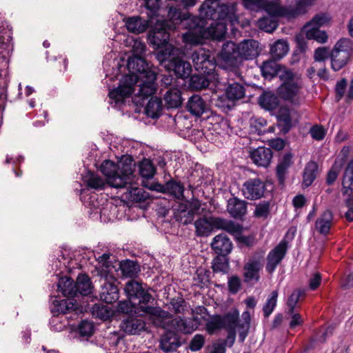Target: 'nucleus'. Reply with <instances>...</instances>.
<instances>
[{
    "label": "nucleus",
    "mask_w": 353,
    "mask_h": 353,
    "mask_svg": "<svg viewBox=\"0 0 353 353\" xmlns=\"http://www.w3.org/2000/svg\"><path fill=\"white\" fill-rule=\"evenodd\" d=\"M243 227L240 225V231L238 233L234 234L232 236L236 241L247 247H252L256 243V238L254 235L245 236L242 234Z\"/></svg>",
    "instance_id": "58"
},
{
    "label": "nucleus",
    "mask_w": 353,
    "mask_h": 353,
    "mask_svg": "<svg viewBox=\"0 0 353 353\" xmlns=\"http://www.w3.org/2000/svg\"><path fill=\"white\" fill-rule=\"evenodd\" d=\"M245 88L239 83H229L225 90V94L217 97L215 105L225 108L230 106V102H234L244 97Z\"/></svg>",
    "instance_id": "9"
},
{
    "label": "nucleus",
    "mask_w": 353,
    "mask_h": 353,
    "mask_svg": "<svg viewBox=\"0 0 353 353\" xmlns=\"http://www.w3.org/2000/svg\"><path fill=\"white\" fill-rule=\"evenodd\" d=\"M170 326L174 330L184 334H190L195 330L191 321L181 317L171 319Z\"/></svg>",
    "instance_id": "38"
},
{
    "label": "nucleus",
    "mask_w": 353,
    "mask_h": 353,
    "mask_svg": "<svg viewBox=\"0 0 353 353\" xmlns=\"http://www.w3.org/2000/svg\"><path fill=\"white\" fill-rule=\"evenodd\" d=\"M279 78L283 82L279 88V94L285 101L293 105H299L301 102L300 92L303 87L299 75L291 70L285 68L280 72Z\"/></svg>",
    "instance_id": "4"
},
{
    "label": "nucleus",
    "mask_w": 353,
    "mask_h": 353,
    "mask_svg": "<svg viewBox=\"0 0 353 353\" xmlns=\"http://www.w3.org/2000/svg\"><path fill=\"white\" fill-rule=\"evenodd\" d=\"M262 265L259 260L250 259L243 267L244 281L246 283H257L260 279L259 272Z\"/></svg>",
    "instance_id": "22"
},
{
    "label": "nucleus",
    "mask_w": 353,
    "mask_h": 353,
    "mask_svg": "<svg viewBox=\"0 0 353 353\" xmlns=\"http://www.w3.org/2000/svg\"><path fill=\"white\" fill-rule=\"evenodd\" d=\"M163 111L162 101L159 97H152L145 108V113L152 119L159 118Z\"/></svg>",
    "instance_id": "33"
},
{
    "label": "nucleus",
    "mask_w": 353,
    "mask_h": 353,
    "mask_svg": "<svg viewBox=\"0 0 353 353\" xmlns=\"http://www.w3.org/2000/svg\"><path fill=\"white\" fill-rule=\"evenodd\" d=\"M272 150L264 146L258 147L250 152V157L253 163L259 167H268L272 161Z\"/></svg>",
    "instance_id": "18"
},
{
    "label": "nucleus",
    "mask_w": 353,
    "mask_h": 353,
    "mask_svg": "<svg viewBox=\"0 0 353 353\" xmlns=\"http://www.w3.org/2000/svg\"><path fill=\"white\" fill-rule=\"evenodd\" d=\"M260 105L268 110H274L279 105L280 101L278 97L272 92H263L259 97Z\"/></svg>",
    "instance_id": "36"
},
{
    "label": "nucleus",
    "mask_w": 353,
    "mask_h": 353,
    "mask_svg": "<svg viewBox=\"0 0 353 353\" xmlns=\"http://www.w3.org/2000/svg\"><path fill=\"white\" fill-rule=\"evenodd\" d=\"M278 296V290H274L268 296L263 307V312L265 317H268L274 311L276 305Z\"/></svg>",
    "instance_id": "53"
},
{
    "label": "nucleus",
    "mask_w": 353,
    "mask_h": 353,
    "mask_svg": "<svg viewBox=\"0 0 353 353\" xmlns=\"http://www.w3.org/2000/svg\"><path fill=\"white\" fill-rule=\"evenodd\" d=\"M132 183H128L130 185L125 192V197L136 203L145 201L148 198V193L143 188L132 186Z\"/></svg>",
    "instance_id": "43"
},
{
    "label": "nucleus",
    "mask_w": 353,
    "mask_h": 353,
    "mask_svg": "<svg viewBox=\"0 0 353 353\" xmlns=\"http://www.w3.org/2000/svg\"><path fill=\"white\" fill-rule=\"evenodd\" d=\"M305 36L308 39H314L320 43H324L327 41V34L325 31L316 28H304Z\"/></svg>",
    "instance_id": "51"
},
{
    "label": "nucleus",
    "mask_w": 353,
    "mask_h": 353,
    "mask_svg": "<svg viewBox=\"0 0 353 353\" xmlns=\"http://www.w3.org/2000/svg\"><path fill=\"white\" fill-rule=\"evenodd\" d=\"M248 203L236 196L228 201L227 210L232 217L241 219L247 213Z\"/></svg>",
    "instance_id": "21"
},
{
    "label": "nucleus",
    "mask_w": 353,
    "mask_h": 353,
    "mask_svg": "<svg viewBox=\"0 0 353 353\" xmlns=\"http://www.w3.org/2000/svg\"><path fill=\"white\" fill-rule=\"evenodd\" d=\"M219 55L225 67L232 70H236L242 63L238 45L232 41L224 43Z\"/></svg>",
    "instance_id": "6"
},
{
    "label": "nucleus",
    "mask_w": 353,
    "mask_h": 353,
    "mask_svg": "<svg viewBox=\"0 0 353 353\" xmlns=\"http://www.w3.org/2000/svg\"><path fill=\"white\" fill-rule=\"evenodd\" d=\"M266 125L267 121L261 117L252 118L250 120V130L252 132L256 133L259 135L265 132L263 128L266 126Z\"/></svg>",
    "instance_id": "61"
},
{
    "label": "nucleus",
    "mask_w": 353,
    "mask_h": 353,
    "mask_svg": "<svg viewBox=\"0 0 353 353\" xmlns=\"http://www.w3.org/2000/svg\"><path fill=\"white\" fill-rule=\"evenodd\" d=\"M77 303L74 299H58L57 297L52 301L51 312L55 315L68 314L77 309Z\"/></svg>",
    "instance_id": "19"
},
{
    "label": "nucleus",
    "mask_w": 353,
    "mask_h": 353,
    "mask_svg": "<svg viewBox=\"0 0 353 353\" xmlns=\"http://www.w3.org/2000/svg\"><path fill=\"white\" fill-rule=\"evenodd\" d=\"M308 4L309 3H306V0H300L297 1L294 6L288 9V15L292 17H296L305 14L307 12V6Z\"/></svg>",
    "instance_id": "59"
},
{
    "label": "nucleus",
    "mask_w": 353,
    "mask_h": 353,
    "mask_svg": "<svg viewBox=\"0 0 353 353\" xmlns=\"http://www.w3.org/2000/svg\"><path fill=\"white\" fill-rule=\"evenodd\" d=\"M229 268V259L228 255L217 254L212 261V268L214 272H228Z\"/></svg>",
    "instance_id": "48"
},
{
    "label": "nucleus",
    "mask_w": 353,
    "mask_h": 353,
    "mask_svg": "<svg viewBox=\"0 0 353 353\" xmlns=\"http://www.w3.org/2000/svg\"><path fill=\"white\" fill-rule=\"evenodd\" d=\"M58 290L64 296L73 298L77 296L76 283L68 277L61 278L57 284Z\"/></svg>",
    "instance_id": "35"
},
{
    "label": "nucleus",
    "mask_w": 353,
    "mask_h": 353,
    "mask_svg": "<svg viewBox=\"0 0 353 353\" xmlns=\"http://www.w3.org/2000/svg\"><path fill=\"white\" fill-rule=\"evenodd\" d=\"M128 70L130 73H133L139 78H143L149 71H154L149 68L148 64L144 59L140 56L133 55L130 57L127 63Z\"/></svg>",
    "instance_id": "16"
},
{
    "label": "nucleus",
    "mask_w": 353,
    "mask_h": 353,
    "mask_svg": "<svg viewBox=\"0 0 353 353\" xmlns=\"http://www.w3.org/2000/svg\"><path fill=\"white\" fill-rule=\"evenodd\" d=\"M210 81L205 74H193L190 77V86L191 88L200 90L210 85Z\"/></svg>",
    "instance_id": "49"
},
{
    "label": "nucleus",
    "mask_w": 353,
    "mask_h": 353,
    "mask_svg": "<svg viewBox=\"0 0 353 353\" xmlns=\"http://www.w3.org/2000/svg\"><path fill=\"white\" fill-rule=\"evenodd\" d=\"M292 163V154L290 152L285 153L279 161L276 167V176L280 185H284L288 169Z\"/></svg>",
    "instance_id": "24"
},
{
    "label": "nucleus",
    "mask_w": 353,
    "mask_h": 353,
    "mask_svg": "<svg viewBox=\"0 0 353 353\" xmlns=\"http://www.w3.org/2000/svg\"><path fill=\"white\" fill-rule=\"evenodd\" d=\"M139 312L149 314L153 323L157 327H165L167 325H170V321L172 319V316L170 312L163 310L159 307H152L148 304L141 305Z\"/></svg>",
    "instance_id": "13"
},
{
    "label": "nucleus",
    "mask_w": 353,
    "mask_h": 353,
    "mask_svg": "<svg viewBox=\"0 0 353 353\" xmlns=\"http://www.w3.org/2000/svg\"><path fill=\"white\" fill-rule=\"evenodd\" d=\"M119 297V294L117 287L105 279L104 283L101 285L100 299L106 303L111 304L116 302Z\"/></svg>",
    "instance_id": "26"
},
{
    "label": "nucleus",
    "mask_w": 353,
    "mask_h": 353,
    "mask_svg": "<svg viewBox=\"0 0 353 353\" xmlns=\"http://www.w3.org/2000/svg\"><path fill=\"white\" fill-rule=\"evenodd\" d=\"M124 290L130 300L137 301L139 312L141 310V305H145L153 300L152 295L143 288L142 284L134 280L127 282Z\"/></svg>",
    "instance_id": "7"
},
{
    "label": "nucleus",
    "mask_w": 353,
    "mask_h": 353,
    "mask_svg": "<svg viewBox=\"0 0 353 353\" xmlns=\"http://www.w3.org/2000/svg\"><path fill=\"white\" fill-rule=\"evenodd\" d=\"M221 319L223 324V328L225 329L227 331L232 330H236L239 319L238 311L228 312L223 316H221Z\"/></svg>",
    "instance_id": "45"
},
{
    "label": "nucleus",
    "mask_w": 353,
    "mask_h": 353,
    "mask_svg": "<svg viewBox=\"0 0 353 353\" xmlns=\"http://www.w3.org/2000/svg\"><path fill=\"white\" fill-rule=\"evenodd\" d=\"M333 49L352 54L353 52V43L351 39L343 38L336 42Z\"/></svg>",
    "instance_id": "63"
},
{
    "label": "nucleus",
    "mask_w": 353,
    "mask_h": 353,
    "mask_svg": "<svg viewBox=\"0 0 353 353\" xmlns=\"http://www.w3.org/2000/svg\"><path fill=\"white\" fill-rule=\"evenodd\" d=\"M187 110L192 114L200 117L205 112L207 106L201 97L197 94H194L188 101Z\"/></svg>",
    "instance_id": "30"
},
{
    "label": "nucleus",
    "mask_w": 353,
    "mask_h": 353,
    "mask_svg": "<svg viewBox=\"0 0 353 353\" xmlns=\"http://www.w3.org/2000/svg\"><path fill=\"white\" fill-rule=\"evenodd\" d=\"M288 249V242L285 239H282L275 248L269 252L265 265V270L268 274H272L275 271L285 256Z\"/></svg>",
    "instance_id": "10"
},
{
    "label": "nucleus",
    "mask_w": 353,
    "mask_h": 353,
    "mask_svg": "<svg viewBox=\"0 0 353 353\" xmlns=\"http://www.w3.org/2000/svg\"><path fill=\"white\" fill-rule=\"evenodd\" d=\"M266 190L265 183L259 178L250 179L242 185L241 192L248 200L254 201L261 199Z\"/></svg>",
    "instance_id": "11"
},
{
    "label": "nucleus",
    "mask_w": 353,
    "mask_h": 353,
    "mask_svg": "<svg viewBox=\"0 0 353 353\" xmlns=\"http://www.w3.org/2000/svg\"><path fill=\"white\" fill-rule=\"evenodd\" d=\"M156 58L161 66L173 71L178 78L185 79L192 72L191 65L183 60L181 50L172 46H167L158 51Z\"/></svg>",
    "instance_id": "2"
},
{
    "label": "nucleus",
    "mask_w": 353,
    "mask_h": 353,
    "mask_svg": "<svg viewBox=\"0 0 353 353\" xmlns=\"http://www.w3.org/2000/svg\"><path fill=\"white\" fill-rule=\"evenodd\" d=\"M221 319V315L216 314L211 316L207 321L205 329L208 334H212L215 331L223 328V324Z\"/></svg>",
    "instance_id": "55"
},
{
    "label": "nucleus",
    "mask_w": 353,
    "mask_h": 353,
    "mask_svg": "<svg viewBox=\"0 0 353 353\" xmlns=\"http://www.w3.org/2000/svg\"><path fill=\"white\" fill-rule=\"evenodd\" d=\"M234 5L228 6L207 0L201 6L199 15L202 20L212 21L209 26L210 32L213 38L221 40L227 32L225 20L228 19L234 24L233 17L236 18L234 14Z\"/></svg>",
    "instance_id": "1"
},
{
    "label": "nucleus",
    "mask_w": 353,
    "mask_h": 353,
    "mask_svg": "<svg viewBox=\"0 0 353 353\" xmlns=\"http://www.w3.org/2000/svg\"><path fill=\"white\" fill-rule=\"evenodd\" d=\"M192 59L195 69L202 74H212L216 68V61L210 51L200 49L192 54Z\"/></svg>",
    "instance_id": "8"
},
{
    "label": "nucleus",
    "mask_w": 353,
    "mask_h": 353,
    "mask_svg": "<svg viewBox=\"0 0 353 353\" xmlns=\"http://www.w3.org/2000/svg\"><path fill=\"white\" fill-rule=\"evenodd\" d=\"M92 282L89 276L85 274H79L76 281L77 295L80 294L88 296L92 292Z\"/></svg>",
    "instance_id": "39"
},
{
    "label": "nucleus",
    "mask_w": 353,
    "mask_h": 353,
    "mask_svg": "<svg viewBox=\"0 0 353 353\" xmlns=\"http://www.w3.org/2000/svg\"><path fill=\"white\" fill-rule=\"evenodd\" d=\"M343 194H348L345 200L347 207H353V159L347 163L342 181Z\"/></svg>",
    "instance_id": "17"
},
{
    "label": "nucleus",
    "mask_w": 353,
    "mask_h": 353,
    "mask_svg": "<svg viewBox=\"0 0 353 353\" xmlns=\"http://www.w3.org/2000/svg\"><path fill=\"white\" fill-rule=\"evenodd\" d=\"M120 327L128 334H138L145 329V323L141 319L128 317L122 321Z\"/></svg>",
    "instance_id": "25"
},
{
    "label": "nucleus",
    "mask_w": 353,
    "mask_h": 353,
    "mask_svg": "<svg viewBox=\"0 0 353 353\" xmlns=\"http://www.w3.org/2000/svg\"><path fill=\"white\" fill-rule=\"evenodd\" d=\"M180 345L179 337L173 332L168 331L161 336L160 347L165 352L175 351Z\"/></svg>",
    "instance_id": "29"
},
{
    "label": "nucleus",
    "mask_w": 353,
    "mask_h": 353,
    "mask_svg": "<svg viewBox=\"0 0 353 353\" xmlns=\"http://www.w3.org/2000/svg\"><path fill=\"white\" fill-rule=\"evenodd\" d=\"M143 78H139V84L137 85L139 90L136 94L135 100L139 98L138 103H141V99H145L148 97L152 96L157 91V72L155 71H149Z\"/></svg>",
    "instance_id": "12"
},
{
    "label": "nucleus",
    "mask_w": 353,
    "mask_h": 353,
    "mask_svg": "<svg viewBox=\"0 0 353 353\" xmlns=\"http://www.w3.org/2000/svg\"><path fill=\"white\" fill-rule=\"evenodd\" d=\"M242 62L256 58L261 52L259 43L254 39H244L238 44Z\"/></svg>",
    "instance_id": "15"
},
{
    "label": "nucleus",
    "mask_w": 353,
    "mask_h": 353,
    "mask_svg": "<svg viewBox=\"0 0 353 353\" xmlns=\"http://www.w3.org/2000/svg\"><path fill=\"white\" fill-rule=\"evenodd\" d=\"M288 50L287 41L278 40L271 46L270 54L274 59H280L288 53Z\"/></svg>",
    "instance_id": "44"
},
{
    "label": "nucleus",
    "mask_w": 353,
    "mask_h": 353,
    "mask_svg": "<svg viewBox=\"0 0 353 353\" xmlns=\"http://www.w3.org/2000/svg\"><path fill=\"white\" fill-rule=\"evenodd\" d=\"M211 247L217 254L228 255L232 250L233 245L226 235L220 234L213 238Z\"/></svg>",
    "instance_id": "23"
},
{
    "label": "nucleus",
    "mask_w": 353,
    "mask_h": 353,
    "mask_svg": "<svg viewBox=\"0 0 353 353\" xmlns=\"http://www.w3.org/2000/svg\"><path fill=\"white\" fill-rule=\"evenodd\" d=\"M304 294V291L301 290H295L292 292L287 301L288 313H293L295 311L297 303Z\"/></svg>",
    "instance_id": "56"
},
{
    "label": "nucleus",
    "mask_w": 353,
    "mask_h": 353,
    "mask_svg": "<svg viewBox=\"0 0 353 353\" xmlns=\"http://www.w3.org/2000/svg\"><path fill=\"white\" fill-rule=\"evenodd\" d=\"M270 205L268 201L261 202L256 205L254 211V216L266 219L270 214Z\"/></svg>",
    "instance_id": "62"
},
{
    "label": "nucleus",
    "mask_w": 353,
    "mask_h": 353,
    "mask_svg": "<svg viewBox=\"0 0 353 353\" xmlns=\"http://www.w3.org/2000/svg\"><path fill=\"white\" fill-rule=\"evenodd\" d=\"M139 77L131 73L124 75L120 81L117 88L109 92V97L115 105H120L124 103V99L129 97L135 91V85L139 83Z\"/></svg>",
    "instance_id": "5"
},
{
    "label": "nucleus",
    "mask_w": 353,
    "mask_h": 353,
    "mask_svg": "<svg viewBox=\"0 0 353 353\" xmlns=\"http://www.w3.org/2000/svg\"><path fill=\"white\" fill-rule=\"evenodd\" d=\"M200 28H195L188 31L182 36L183 41L187 44L197 45L201 43L203 37L201 35Z\"/></svg>",
    "instance_id": "52"
},
{
    "label": "nucleus",
    "mask_w": 353,
    "mask_h": 353,
    "mask_svg": "<svg viewBox=\"0 0 353 353\" xmlns=\"http://www.w3.org/2000/svg\"><path fill=\"white\" fill-rule=\"evenodd\" d=\"M100 170L112 188H122L134 181L131 161L116 164L110 160H105L101 165Z\"/></svg>",
    "instance_id": "3"
},
{
    "label": "nucleus",
    "mask_w": 353,
    "mask_h": 353,
    "mask_svg": "<svg viewBox=\"0 0 353 353\" xmlns=\"http://www.w3.org/2000/svg\"><path fill=\"white\" fill-rule=\"evenodd\" d=\"M85 182L88 187L97 190H101L105 187V181L98 174L89 172L85 177Z\"/></svg>",
    "instance_id": "47"
},
{
    "label": "nucleus",
    "mask_w": 353,
    "mask_h": 353,
    "mask_svg": "<svg viewBox=\"0 0 353 353\" xmlns=\"http://www.w3.org/2000/svg\"><path fill=\"white\" fill-rule=\"evenodd\" d=\"M259 26L262 30L271 33L276 29L278 23L272 18L264 17L259 21Z\"/></svg>",
    "instance_id": "60"
},
{
    "label": "nucleus",
    "mask_w": 353,
    "mask_h": 353,
    "mask_svg": "<svg viewBox=\"0 0 353 353\" xmlns=\"http://www.w3.org/2000/svg\"><path fill=\"white\" fill-rule=\"evenodd\" d=\"M319 172V165L314 161H309L303 171V185L305 188L310 186L316 179Z\"/></svg>",
    "instance_id": "32"
},
{
    "label": "nucleus",
    "mask_w": 353,
    "mask_h": 353,
    "mask_svg": "<svg viewBox=\"0 0 353 353\" xmlns=\"http://www.w3.org/2000/svg\"><path fill=\"white\" fill-rule=\"evenodd\" d=\"M139 173L145 179L152 178L155 174V168L150 160L144 159L139 164Z\"/></svg>",
    "instance_id": "54"
},
{
    "label": "nucleus",
    "mask_w": 353,
    "mask_h": 353,
    "mask_svg": "<svg viewBox=\"0 0 353 353\" xmlns=\"http://www.w3.org/2000/svg\"><path fill=\"white\" fill-rule=\"evenodd\" d=\"M168 108H179L182 103L181 92L176 88L168 90L164 95Z\"/></svg>",
    "instance_id": "37"
},
{
    "label": "nucleus",
    "mask_w": 353,
    "mask_h": 353,
    "mask_svg": "<svg viewBox=\"0 0 353 353\" xmlns=\"http://www.w3.org/2000/svg\"><path fill=\"white\" fill-rule=\"evenodd\" d=\"M149 39L150 43L157 48L166 45L170 39V34L165 29L163 22H157L150 32Z\"/></svg>",
    "instance_id": "14"
},
{
    "label": "nucleus",
    "mask_w": 353,
    "mask_h": 353,
    "mask_svg": "<svg viewBox=\"0 0 353 353\" xmlns=\"http://www.w3.org/2000/svg\"><path fill=\"white\" fill-rule=\"evenodd\" d=\"M119 270L123 276L133 278L137 276L140 272V266L137 262L126 259L119 263Z\"/></svg>",
    "instance_id": "34"
},
{
    "label": "nucleus",
    "mask_w": 353,
    "mask_h": 353,
    "mask_svg": "<svg viewBox=\"0 0 353 353\" xmlns=\"http://www.w3.org/2000/svg\"><path fill=\"white\" fill-rule=\"evenodd\" d=\"M211 224L213 229L225 230L231 235L240 231V224L221 217L211 216Z\"/></svg>",
    "instance_id": "27"
},
{
    "label": "nucleus",
    "mask_w": 353,
    "mask_h": 353,
    "mask_svg": "<svg viewBox=\"0 0 353 353\" xmlns=\"http://www.w3.org/2000/svg\"><path fill=\"white\" fill-rule=\"evenodd\" d=\"M330 21V18L325 13H319L316 14L312 19L308 22L304 28L310 27L319 28L321 26L325 25Z\"/></svg>",
    "instance_id": "57"
},
{
    "label": "nucleus",
    "mask_w": 353,
    "mask_h": 353,
    "mask_svg": "<svg viewBox=\"0 0 353 353\" xmlns=\"http://www.w3.org/2000/svg\"><path fill=\"white\" fill-rule=\"evenodd\" d=\"M333 224L334 214L330 210L327 209L323 211L316 220L315 229L319 234L327 236L330 234Z\"/></svg>",
    "instance_id": "20"
},
{
    "label": "nucleus",
    "mask_w": 353,
    "mask_h": 353,
    "mask_svg": "<svg viewBox=\"0 0 353 353\" xmlns=\"http://www.w3.org/2000/svg\"><path fill=\"white\" fill-rule=\"evenodd\" d=\"M284 69H281L280 65L275 60L264 61L261 66L262 74L265 78H272L276 75L279 76L280 72Z\"/></svg>",
    "instance_id": "40"
},
{
    "label": "nucleus",
    "mask_w": 353,
    "mask_h": 353,
    "mask_svg": "<svg viewBox=\"0 0 353 353\" xmlns=\"http://www.w3.org/2000/svg\"><path fill=\"white\" fill-rule=\"evenodd\" d=\"M176 221L183 225H188L194 219V215L188 210L186 205H180L174 214Z\"/></svg>",
    "instance_id": "46"
},
{
    "label": "nucleus",
    "mask_w": 353,
    "mask_h": 353,
    "mask_svg": "<svg viewBox=\"0 0 353 353\" xmlns=\"http://www.w3.org/2000/svg\"><path fill=\"white\" fill-rule=\"evenodd\" d=\"M125 24L127 30L134 34L144 32L149 27V21L139 16L126 18Z\"/></svg>",
    "instance_id": "28"
},
{
    "label": "nucleus",
    "mask_w": 353,
    "mask_h": 353,
    "mask_svg": "<svg viewBox=\"0 0 353 353\" xmlns=\"http://www.w3.org/2000/svg\"><path fill=\"white\" fill-rule=\"evenodd\" d=\"M167 17L174 23H179L187 19L185 14H182L180 9L174 7L169 8Z\"/></svg>",
    "instance_id": "64"
},
{
    "label": "nucleus",
    "mask_w": 353,
    "mask_h": 353,
    "mask_svg": "<svg viewBox=\"0 0 353 353\" xmlns=\"http://www.w3.org/2000/svg\"><path fill=\"white\" fill-rule=\"evenodd\" d=\"M194 225L196 234L198 236H208L213 230V226L211 224V217L209 219L200 218L195 221Z\"/></svg>",
    "instance_id": "42"
},
{
    "label": "nucleus",
    "mask_w": 353,
    "mask_h": 353,
    "mask_svg": "<svg viewBox=\"0 0 353 353\" xmlns=\"http://www.w3.org/2000/svg\"><path fill=\"white\" fill-rule=\"evenodd\" d=\"M278 122L282 130L288 132L292 128V120L288 109H281L277 116Z\"/></svg>",
    "instance_id": "50"
},
{
    "label": "nucleus",
    "mask_w": 353,
    "mask_h": 353,
    "mask_svg": "<svg viewBox=\"0 0 353 353\" xmlns=\"http://www.w3.org/2000/svg\"><path fill=\"white\" fill-rule=\"evenodd\" d=\"M163 192H167L177 199H182L184 197V186L180 181L170 180L163 186Z\"/></svg>",
    "instance_id": "41"
},
{
    "label": "nucleus",
    "mask_w": 353,
    "mask_h": 353,
    "mask_svg": "<svg viewBox=\"0 0 353 353\" xmlns=\"http://www.w3.org/2000/svg\"><path fill=\"white\" fill-rule=\"evenodd\" d=\"M351 54L332 49L330 53L331 66L334 71H339L347 63Z\"/></svg>",
    "instance_id": "31"
}]
</instances>
